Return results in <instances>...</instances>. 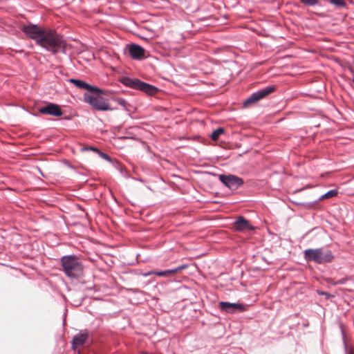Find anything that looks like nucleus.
<instances>
[{
  "instance_id": "nucleus-1",
  "label": "nucleus",
  "mask_w": 354,
  "mask_h": 354,
  "mask_svg": "<svg viewBox=\"0 0 354 354\" xmlns=\"http://www.w3.org/2000/svg\"><path fill=\"white\" fill-rule=\"evenodd\" d=\"M38 45L55 54L60 49L64 48L65 43L59 34L53 30L46 28Z\"/></svg>"
},
{
  "instance_id": "nucleus-2",
  "label": "nucleus",
  "mask_w": 354,
  "mask_h": 354,
  "mask_svg": "<svg viewBox=\"0 0 354 354\" xmlns=\"http://www.w3.org/2000/svg\"><path fill=\"white\" fill-rule=\"evenodd\" d=\"M61 262L63 271L68 277L75 278L82 274V264L76 256H64L61 259Z\"/></svg>"
},
{
  "instance_id": "nucleus-3",
  "label": "nucleus",
  "mask_w": 354,
  "mask_h": 354,
  "mask_svg": "<svg viewBox=\"0 0 354 354\" xmlns=\"http://www.w3.org/2000/svg\"><path fill=\"white\" fill-rule=\"evenodd\" d=\"M304 256L306 261H315L320 264L330 262L334 259L330 250L322 248L305 250Z\"/></svg>"
},
{
  "instance_id": "nucleus-4",
  "label": "nucleus",
  "mask_w": 354,
  "mask_h": 354,
  "mask_svg": "<svg viewBox=\"0 0 354 354\" xmlns=\"http://www.w3.org/2000/svg\"><path fill=\"white\" fill-rule=\"evenodd\" d=\"M95 92L98 93L97 91ZM100 93H101V91ZM87 101L93 108L99 111H112L114 109L111 107L108 101L99 94L88 96Z\"/></svg>"
},
{
  "instance_id": "nucleus-5",
  "label": "nucleus",
  "mask_w": 354,
  "mask_h": 354,
  "mask_svg": "<svg viewBox=\"0 0 354 354\" xmlns=\"http://www.w3.org/2000/svg\"><path fill=\"white\" fill-rule=\"evenodd\" d=\"M46 28L38 26L37 25H28L24 26L23 31L26 34L30 39L35 40L36 44L38 45L39 41L41 40L43 35Z\"/></svg>"
},
{
  "instance_id": "nucleus-6",
  "label": "nucleus",
  "mask_w": 354,
  "mask_h": 354,
  "mask_svg": "<svg viewBox=\"0 0 354 354\" xmlns=\"http://www.w3.org/2000/svg\"><path fill=\"white\" fill-rule=\"evenodd\" d=\"M275 91L274 86H269L263 89H261L254 93H252L250 97H248L245 102L244 105L247 106L253 103H256L258 101L266 97L269 94L272 93Z\"/></svg>"
},
{
  "instance_id": "nucleus-7",
  "label": "nucleus",
  "mask_w": 354,
  "mask_h": 354,
  "mask_svg": "<svg viewBox=\"0 0 354 354\" xmlns=\"http://www.w3.org/2000/svg\"><path fill=\"white\" fill-rule=\"evenodd\" d=\"M219 180L231 190H236L243 184L241 178L233 175H219Z\"/></svg>"
},
{
  "instance_id": "nucleus-8",
  "label": "nucleus",
  "mask_w": 354,
  "mask_h": 354,
  "mask_svg": "<svg viewBox=\"0 0 354 354\" xmlns=\"http://www.w3.org/2000/svg\"><path fill=\"white\" fill-rule=\"evenodd\" d=\"M130 56L138 60H141L147 57L145 50L140 46L131 44L127 46Z\"/></svg>"
},
{
  "instance_id": "nucleus-9",
  "label": "nucleus",
  "mask_w": 354,
  "mask_h": 354,
  "mask_svg": "<svg viewBox=\"0 0 354 354\" xmlns=\"http://www.w3.org/2000/svg\"><path fill=\"white\" fill-rule=\"evenodd\" d=\"M39 111L41 114L53 116H61L63 113L59 106L53 103H49L45 106L40 107Z\"/></svg>"
},
{
  "instance_id": "nucleus-10",
  "label": "nucleus",
  "mask_w": 354,
  "mask_h": 354,
  "mask_svg": "<svg viewBox=\"0 0 354 354\" xmlns=\"http://www.w3.org/2000/svg\"><path fill=\"white\" fill-rule=\"evenodd\" d=\"M234 228L236 231L239 232H248L254 229L250 222L243 216H239L234 221Z\"/></svg>"
},
{
  "instance_id": "nucleus-11",
  "label": "nucleus",
  "mask_w": 354,
  "mask_h": 354,
  "mask_svg": "<svg viewBox=\"0 0 354 354\" xmlns=\"http://www.w3.org/2000/svg\"><path fill=\"white\" fill-rule=\"evenodd\" d=\"M219 306L221 309L226 313H232L236 310L243 311L245 310L244 306L241 304L221 301Z\"/></svg>"
},
{
  "instance_id": "nucleus-12",
  "label": "nucleus",
  "mask_w": 354,
  "mask_h": 354,
  "mask_svg": "<svg viewBox=\"0 0 354 354\" xmlns=\"http://www.w3.org/2000/svg\"><path fill=\"white\" fill-rule=\"evenodd\" d=\"M87 337L88 332L86 330L81 331L80 333L77 334L72 341L73 347L75 348L76 347L83 345Z\"/></svg>"
},
{
  "instance_id": "nucleus-13",
  "label": "nucleus",
  "mask_w": 354,
  "mask_h": 354,
  "mask_svg": "<svg viewBox=\"0 0 354 354\" xmlns=\"http://www.w3.org/2000/svg\"><path fill=\"white\" fill-rule=\"evenodd\" d=\"M69 81L71 82H72L77 88L87 90V91H97V93H99L100 91V90L99 88H97L96 87H93L82 80H76V79H71Z\"/></svg>"
},
{
  "instance_id": "nucleus-14",
  "label": "nucleus",
  "mask_w": 354,
  "mask_h": 354,
  "mask_svg": "<svg viewBox=\"0 0 354 354\" xmlns=\"http://www.w3.org/2000/svg\"><path fill=\"white\" fill-rule=\"evenodd\" d=\"M138 88L150 95L155 93L157 91L156 87L140 81L138 83Z\"/></svg>"
},
{
  "instance_id": "nucleus-15",
  "label": "nucleus",
  "mask_w": 354,
  "mask_h": 354,
  "mask_svg": "<svg viewBox=\"0 0 354 354\" xmlns=\"http://www.w3.org/2000/svg\"><path fill=\"white\" fill-rule=\"evenodd\" d=\"M122 83L127 86L130 87L138 88V83H140V80L136 79H130L128 77L124 78L122 80Z\"/></svg>"
},
{
  "instance_id": "nucleus-16",
  "label": "nucleus",
  "mask_w": 354,
  "mask_h": 354,
  "mask_svg": "<svg viewBox=\"0 0 354 354\" xmlns=\"http://www.w3.org/2000/svg\"><path fill=\"white\" fill-rule=\"evenodd\" d=\"M173 271V269L171 270H166L164 271H159V272H149L147 274H145V276H149L151 274H155L158 277H167L171 274H174Z\"/></svg>"
},
{
  "instance_id": "nucleus-17",
  "label": "nucleus",
  "mask_w": 354,
  "mask_h": 354,
  "mask_svg": "<svg viewBox=\"0 0 354 354\" xmlns=\"http://www.w3.org/2000/svg\"><path fill=\"white\" fill-rule=\"evenodd\" d=\"M224 133V129L223 128H218L214 131L212 133L211 138L213 140H217L219 138V136Z\"/></svg>"
},
{
  "instance_id": "nucleus-18",
  "label": "nucleus",
  "mask_w": 354,
  "mask_h": 354,
  "mask_svg": "<svg viewBox=\"0 0 354 354\" xmlns=\"http://www.w3.org/2000/svg\"><path fill=\"white\" fill-rule=\"evenodd\" d=\"M337 193H338L337 191L335 189L330 190L328 192H326L325 194L322 195L320 198V200L334 197V196H337Z\"/></svg>"
},
{
  "instance_id": "nucleus-19",
  "label": "nucleus",
  "mask_w": 354,
  "mask_h": 354,
  "mask_svg": "<svg viewBox=\"0 0 354 354\" xmlns=\"http://www.w3.org/2000/svg\"><path fill=\"white\" fill-rule=\"evenodd\" d=\"M330 1L337 7H344L346 6L344 0H330Z\"/></svg>"
},
{
  "instance_id": "nucleus-20",
  "label": "nucleus",
  "mask_w": 354,
  "mask_h": 354,
  "mask_svg": "<svg viewBox=\"0 0 354 354\" xmlns=\"http://www.w3.org/2000/svg\"><path fill=\"white\" fill-rule=\"evenodd\" d=\"M304 4L308 6H315L318 3V0H300Z\"/></svg>"
},
{
  "instance_id": "nucleus-21",
  "label": "nucleus",
  "mask_w": 354,
  "mask_h": 354,
  "mask_svg": "<svg viewBox=\"0 0 354 354\" xmlns=\"http://www.w3.org/2000/svg\"><path fill=\"white\" fill-rule=\"evenodd\" d=\"M187 267H188V266L187 264H183L177 268L173 269L172 272H174V273L175 274V273H177L178 272H180L183 270L186 269Z\"/></svg>"
},
{
  "instance_id": "nucleus-22",
  "label": "nucleus",
  "mask_w": 354,
  "mask_h": 354,
  "mask_svg": "<svg viewBox=\"0 0 354 354\" xmlns=\"http://www.w3.org/2000/svg\"><path fill=\"white\" fill-rule=\"evenodd\" d=\"M115 101L118 102V104L123 106L124 108H126L127 102L124 100L122 98H118L115 100Z\"/></svg>"
},
{
  "instance_id": "nucleus-23",
  "label": "nucleus",
  "mask_w": 354,
  "mask_h": 354,
  "mask_svg": "<svg viewBox=\"0 0 354 354\" xmlns=\"http://www.w3.org/2000/svg\"><path fill=\"white\" fill-rule=\"evenodd\" d=\"M97 153L100 155V156H101L104 160L111 161V158L107 154H106L100 151H99Z\"/></svg>"
},
{
  "instance_id": "nucleus-24",
  "label": "nucleus",
  "mask_w": 354,
  "mask_h": 354,
  "mask_svg": "<svg viewBox=\"0 0 354 354\" xmlns=\"http://www.w3.org/2000/svg\"><path fill=\"white\" fill-rule=\"evenodd\" d=\"M82 150V151L91 150V151H95L97 153H98V151H100L97 148H95V147H85V148H83Z\"/></svg>"
},
{
  "instance_id": "nucleus-25",
  "label": "nucleus",
  "mask_w": 354,
  "mask_h": 354,
  "mask_svg": "<svg viewBox=\"0 0 354 354\" xmlns=\"http://www.w3.org/2000/svg\"><path fill=\"white\" fill-rule=\"evenodd\" d=\"M352 81H353V83H354V76H353V78Z\"/></svg>"
},
{
  "instance_id": "nucleus-26",
  "label": "nucleus",
  "mask_w": 354,
  "mask_h": 354,
  "mask_svg": "<svg viewBox=\"0 0 354 354\" xmlns=\"http://www.w3.org/2000/svg\"><path fill=\"white\" fill-rule=\"evenodd\" d=\"M353 354H354V352L353 353Z\"/></svg>"
}]
</instances>
